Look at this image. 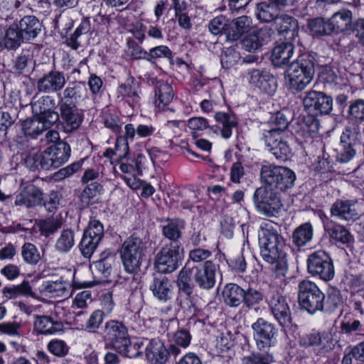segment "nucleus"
Wrapping results in <instances>:
<instances>
[{"label":"nucleus","instance_id":"obj_51","mask_svg":"<svg viewBox=\"0 0 364 364\" xmlns=\"http://www.w3.org/2000/svg\"><path fill=\"white\" fill-rule=\"evenodd\" d=\"M90 31L91 25L89 19L84 18L75 29V32L67 39V45L72 49L77 50L80 46V43L78 41L80 36Z\"/></svg>","mask_w":364,"mask_h":364},{"label":"nucleus","instance_id":"obj_27","mask_svg":"<svg viewBox=\"0 0 364 364\" xmlns=\"http://www.w3.org/2000/svg\"><path fill=\"white\" fill-rule=\"evenodd\" d=\"M149 289L153 295L161 301L170 300L173 294V285L166 276L155 277L150 284Z\"/></svg>","mask_w":364,"mask_h":364},{"label":"nucleus","instance_id":"obj_54","mask_svg":"<svg viewBox=\"0 0 364 364\" xmlns=\"http://www.w3.org/2000/svg\"><path fill=\"white\" fill-rule=\"evenodd\" d=\"M46 155L44 151L29 154L25 158V164L31 171L38 169L48 170L46 166Z\"/></svg>","mask_w":364,"mask_h":364},{"label":"nucleus","instance_id":"obj_64","mask_svg":"<svg viewBox=\"0 0 364 364\" xmlns=\"http://www.w3.org/2000/svg\"><path fill=\"white\" fill-rule=\"evenodd\" d=\"M22 325L17 321H8L0 323V333L11 337H20Z\"/></svg>","mask_w":364,"mask_h":364},{"label":"nucleus","instance_id":"obj_55","mask_svg":"<svg viewBox=\"0 0 364 364\" xmlns=\"http://www.w3.org/2000/svg\"><path fill=\"white\" fill-rule=\"evenodd\" d=\"M270 124L272 128L269 130H264V132H275L279 134H284L289 126V120L283 112H278L272 117Z\"/></svg>","mask_w":364,"mask_h":364},{"label":"nucleus","instance_id":"obj_10","mask_svg":"<svg viewBox=\"0 0 364 364\" xmlns=\"http://www.w3.org/2000/svg\"><path fill=\"white\" fill-rule=\"evenodd\" d=\"M270 311L280 326H290L292 318L287 298L279 292L276 288L270 287L265 296Z\"/></svg>","mask_w":364,"mask_h":364},{"label":"nucleus","instance_id":"obj_33","mask_svg":"<svg viewBox=\"0 0 364 364\" xmlns=\"http://www.w3.org/2000/svg\"><path fill=\"white\" fill-rule=\"evenodd\" d=\"M52 124H48L45 120H41L40 117L34 116L24 120L21 124V129L26 136L31 138H36L43 132L49 129Z\"/></svg>","mask_w":364,"mask_h":364},{"label":"nucleus","instance_id":"obj_36","mask_svg":"<svg viewBox=\"0 0 364 364\" xmlns=\"http://www.w3.org/2000/svg\"><path fill=\"white\" fill-rule=\"evenodd\" d=\"M277 30L279 33L285 34L287 40H294L299 32L298 22L294 17L284 15L276 19Z\"/></svg>","mask_w":364,"mask_h":364},{"label":"nucleus","instance_id":"obj_62","mask_svg":"<svg viewBox=\"0 0 364 364\" xmlns=\"http://www.w3.org/2000/svg\"><path fill=\"white\" fill-rule=\"evenodd\" d=\"M354 146H355L349 144H341V142H340V144L336 149L337 161L341 163H347L350 161L356 154Z\"/></svg>","mask_w":364,"mask_h":364},{"label":"nucleus","instance_id":"obj_50","mask_svg":"<svg viewBox=\"0 0 364 364\" xmlns=\"http://www.w3.org/2000/svg\"><path fill=\"white\" fill-rule=\"evenodd\" d=\"M124 136L117 139V150L122 151L123 154H119L121 158H125L129 153L128 140L133 141L136 134V128L132 124H127L124 127Z\"/></svg>","mask_w":364,"mask_h":364},{"label":"nucleus","instance_id":"obj_34","mask_svg":"<svg viewBox=\"0 0 364 364\" xmlns=\"http://www.w3.org/2000/svg\"><path fill=\"white\" fill-rule=\"evenodd\" d=\"M18 25L13 24L8 27L2 34L3 49L8 50H16L24 41Z\"/></svg>","mask_w":364,"mask_h":364},{"label":"nucleus","instance_id":"obj_45","mask_svg":"<svg viewBox=\"0 0 364 364\" xmlns=\"http://www.w3.org/2000/svg\"><path fill=\"white\" fill-rule=\"evenodd\" d=\"M252 26V18L247 16H240L232 21V31L228 37L232 41L238 40L244 33H247Z\"/></svg>","mask_w":364,"mask_h":364},{"label":"nucleus","instance_id":"obj_32","mask_svg":"<svg viewBox=\"0 0 364 364\" xmlns=\"http://www.w3.org/2000/svg\"><path fill=\"white\" fill-rule=\"evenodd\" d=\"M296 133L306 139L317 136L319 129L318 121L311 114L304 116L297 122Z\"/></svg>","mask_w":364,"mask_h":364},{"label":"nucleus","instance_id":"obj_31","mask_svg":"<svg viewBox=\"0 0 364 364\" xmlns=\"http://www.w3.org/2000/svg\"><path fill=\"white\" fill-rule=\"evenodd\" d=\"M44 291L53 297L68 298L71 295V284L70 282L60 278L55 281H46L42 284Z\"/></svg>","mask_w":364,"mask_h":364},{"label":"nucleus","instance_id":"obj_38","mask_svg":"<svg viewBox=\"0 0 364 364\" xmlns=\"http://www.w3.org/2000/svg\"><path fill=\"white\" fill-rule=\"evenodd\" d=\"M314 228L311 223H305L294 229L292 233V242L297 247H301L312 240Z\"/></svg>","mask_w":364,"mask_h":364},{"label":"nucleus","instance_id":"obj_23","mask_svg":"<svg viewBox=\"0 0 364 364\" xmlns=\"http://www.w3.org/2000/svg\"><path fill=\"white\" fill-rule=\"evenodd\" d=\"M86 96V87L85 84L81 82L69 85L62 93L58 94V106L65 105L76 106Z\"/></svg>","mask_w":364,"mask_h":364},{"label":"nucleus","instance_id":"obj_58","mask_svg":"<svg viewBox=\"0 0 364 364\" xmlns=\"http://www.w3.org/2000/svg\"><path fill=\"white\" fill-rule=\"evenodd\" d=\"M48 351L58 358H64L68 355L70 347L67 343L60 339H52L47 345Z\"/></svg>","mask_w":364,"mask_h":364},{"label":"nucleus","instance_id":"obj_60","mask_svg":"<svg viewBox=\"0 0 364 364\" xmlns=\"http://www.w3.org/2000/svg\"><path fill=\"white\" fill-rule=\"evenodd\" d=\"M265 298L262 292L252 287H248L244 289L243 302L247 307L258 304Z\"/></svg>","mask_w":364,"mask_h":364},{"label":"nucleus","instance_id":"obj_28","mask_svg":"<svg viewBox=\"0 0 364 364\" xmlns=\"http://www.w3.org/2000/svg\"><path fill=\"white\" fill-rule=\"evenodd\" d=\"M178 295L177 303L188 315L196 314V307L192 300L193 287L191 282H177Z\"/></svg>","mask_w":364,"mask_h":364},{"label":"nucleus","instance_id":"obj_44","mask_svg":"<svg viewBox=\"0 0 364 364\" xmlns=\"http://www.w3.org/2000/svg\"><path fill=\"white\" fill-rule=\"evenodd\" d=\"M156 103L159 108L168 105L173 98L172 87L164 81H157L154 88Z\"/></svg>","mask_w":364,"mask_h":364},{"label":"nucleus","instance_id":"obj_57","mask_svg":"<svg viewBox=\"0 0 364 364\" xmlns=\"http://www.w3.org/2000/svg\"><path fill=\"white\" fill-rule=\"evenodd\" d=\"M273 362V355L266 351L264 353L252 352L242 360V364H272Z\"/></svg>","mask_w":364,"mask_h":364},{"label":"nucleus","instance_id":"obj_47","mask_svg":"<svg viewBox=\"0 0 364 364\" xmlns=\"http://www.w3.org/2000/svg\"><path fill=\"white\" fill-rule=\"evenodd\" d=\"M44 250L41 253L36 246L31 242H25L21 250L23 261L30 265H37L43 259Z\"/></svg>","mask_w":364,"mask_h":364},{"label":"nucleus","instance_id":"obj_16","mask_svg":"<svg viewBox=\"0 0 364 364\" xmlns=\"http://www.w3.org/2000/svg\"><path fill=\"white\" fill-rule=\"evenodd\" d=\"M46 155V166L48 170L51 168H58L66 163L71 153V149L68 143L60 141L44 150Z\"/></svg>","mask_w":364,"mask_h":364},{"label":"nucleus","instance_id":"obj_35","mask_svg":"<svg viewBox=\"0 0 364 364\" xmlns=\"http://www.w3.org/2000/svg\"><path fill=\"white\" fill-rule=\"evenodd\" d=\"M114 259L112 256H106L91 264V269L95 277L97 278L101 282L108 281L112 271V265Z\"/></svg>","mask_w":364,"mask_h":364},{"label":"nucleus","instance_id":"obj_59","mask_svg":"<svg viewBox=\"0 0 364 364\" xmlns=\"http://www.w3.org/2000/svg\"><path fill=\"white\" fill-rule=\"evenodd\" d=\"M309 26L311 32L316 35H329L333 33L329 18H315L310 23Z\"/></svg>","mask_w":364,"mask_h":364},{"label":"nucleus","instance_id":"obj_20","mask_svg":"<svg viewBox=\"0 0 364 364\" xmlns=\"http://www.w3.org/2000/svg\"><path fill=\"white\" fill-rule=\"evenodd\" d=\"M274 33L272 28L268 26H264L247 35L242 40V46L247 51L255 52L263 44L269 42Z\"/></svg>","mask_w":364,"mask_h":364},{"label":"nucleus","instance_id":"obj_46","mask_svg":"<svg viewBox=\"0 0 364 364\" xmlns=\"http://www.w3.org/2000/svg\"><path fill=\"white\" fill-rule=\"evenodd\" d=\"M184 228V221L179 219L168 220L166 224L162 226L163 235L171 240L172 243H177L176 241L181 237V231Z\"/></svg>","mask_w":364,"mask_h":364},{"label":"nucleus","instance_id":"obj_21","mask_svg":"<svg viewBox=\"0 0 364 364\" xmlns=\"http://www.w3.org/2000/svg\"><path fill=\"white\" fill-rule=\"evenodd\" d=\"M59 107L63 131L65 133H71L77 130L83 121L84 115L82 110L73 105Z\"/></svg>","mask_w":364,"mask_h":364},{"label":"nucleus","instance_id":"obj_6","mask_svg":"<svg viewBox=\"0 0 364 364\" xmlns=\"http://www.w3.org/2000/svg\"><path fill=\"white\" fill-rule=\"evenodd\" d=\"M298 288L299 302L302 309L310 314L323 310L325 295L314 282L304 279L299 283Z\"/></svg>","mask_w":364,"mask_h":364},{"label":"nucleus","instance_id":"obj_52","mask_svg":"<svg viewBox=\"0 0 364 364\" xmlns=\"http://www.w3.org/2000/svg\"><path fill=\"white\" fill-rule=\"evenodd\" d=\"M348 118L355 122H364V100L357 99L349 102Z\"/></svg>","mask_w":364,"mask_h":364},{"label":"nucleus","instance_id":"obj_15","mask_svg":"<svg viewBox=\"0 0 364 364\" xmlns=\"http://www.w3.org/2000/svg\"><path fill=\"white\" fill-rule=\"evenodd\" d=\"M55 106V99L51 96L46 95L32 104V112L34 116L45 120L48 124L53 125L59 119V114L54 110Z\"/></svg>","mask_w":364,"mask_h":364},{"label":"nucleus","instance_id":"obj_25","mask_svg":"<svg viewBox=\"0 0 364 364\" xmlns=\"http://www.w3.org/2000/svg\"><path fill=\"white\" fill-rule=\"evenodd\" d=\"M331 215L347 221H354L359 217L356 203L353 200H336L331 208Z\"/></svg>","mask_w":364,"mask_h":364},{"label":"nucleus","instance_id":"obj_26","mask_svg":"<svg viewBox=\"0 0 364 364\" xmlns=\"http://www.w3.org/2000/svg\"><path fill=\"white\" fill-rule=\"evenodd\" d=\"M329 21L333 33L349 32L354 22L353 21V13L346 9H341L329 18Z\"/></svg>","mask_w":364,"mask_h":364},{"label":"nucleus","instance_id":"obj_30","mask_svg":"<svg viewBox=\"0 0 364 364\" xmlns=\"http://www.w3.org/2000/svg\"><path fill=\"white\" fill-rule=\"evenodd\" d=\"M18 25L25 41H31L37 37L41 33L42 24L34 16H26L22 18Z\"/></svg>","mask_w":364,"mask_h":364},{"label":"nucleus","instance_id":"obj_29","mask_svg":"<svg viewBox=\"0 0 364 364\" xmlns=\"http://www.w3.org/2000/svg\"><path fill=\"white\" fill-rule=\"evenodd\" d=\"M146 357L152 364H164L168 360V353L160 339L154 338L146 347Z\"/></svg>","mask_w":364,"mask_h":364},{"label":"nucleus","instance_id":"obj_2","mask_svg":"<svg viewBox=\"0 0 364 364\" xmlns=\"http://www.w3.org/2000/svg\"><path fill=\"white\" fill-rule=\"evenodd\" d=\"M260 255L267 262H274L286 256L285 242L283 237L270 223H264L259 231Z\"/></svg>","mask_w":364,"mask_h":364},{"label":"nucleus","instance_id":"obj_7","mask_svg":"<svg viewBox=\"0 0 364 364\" xmlns=\"http://www.w3.org/2000/svg\"><path fill=\"white\" fill-rule=\"evenodd\" d=\"M183 258V248L179 244H167L156 255L154 268L161 274L171 273L178 268Z\"/></svg>","mask_w":364,"mask_h":364},{"label":"nucleus","instance_id":"obj_17","mask_svg":"<svg viewBox=\"0 0 364 364\" xmlns=\"http://www.w3.org/2000/svg\"><path fill=\"white\" fill-rule=\"evenodd\" d=\"M43 203V191L33 184L21 186L16 196L14 201L16 206H23L26 208L41 205Z\"/></svg>","mask_w":364,"mask_h":364},{"label":"nucleus","instance_id":"obj_37","mask_svg":"<svg viewBox=\"0 0 364 364\" xmlns=\"http://www.w3.org/2000/svg\"><path fill=\"white\" fill-rule=\"evenodd\" d=\"M294 48L291 43H282L277 45L272 52V61L275 66H282L289 63L294 53Z\"/></svg>","mask_w":364,"mask_h":364},{"label":"nucleus","instance_id":"obj_19","mask_svg":"<svg viewBox=\"0 0 364 364\" xmlns=\"http://www.w3.org/2000/svg\"><path fill=\"white\" fill-rule=\"evenodd\" d=\"M66 83L65 75L58 70L44 74L37 81V90L40 92L54 93L60 91Z\"/></svg>","mask_w":364,"mask_h":364},{"label":"nucleus","instance_id":"obj_5","mask_svg":"<svg viewBox=\"0 0 364 364\" xmlns=\"http://www.w3.org/2000/svg\"><path fill=\"white\" fill-rule=\"evenodd\" d=\"M146 244L139 237L134 235L123 242L120 255L125 270L129 273L138 271L145 255Z\"/></svg>","mask_w":364,"mask_h":364},{"label":"nucleus","instance_id":"obj_39","mask_svg":"<svg viewBox=\"0 0 364 364\" xmlns=\"http://www.w3.org/2000/svg\"><path fill=\"white\" fill-rule=\"evenodd\" d=\"M244 289L236 284H227L223 291L224 302L231 307L238 306L243 301Z\"/></svg>","mask_w":364,"mask_h":364},{"label":"nucleus","instance_id":"obj_4","mask_svg":"<svg viewBox=\"0 0 364 364\" xmlns=\"http://www.w3.org/2000/svg\"><path fill=\"white\" fill-rule=\"evenodd\" d=\"M286 73L289 89L301 91L314 77V64L309 56L303 55L289 65Z\"/></svg>","mask_w":364,"mask_h":364},{"label":"nucleus","instance_id":"obj_63","mask_svg":"<svg viewBox=\"0 0 364 364\" xmlns=\"http://www.w3.org/2000/svg\"><path fill=\"white\" fill-rule=\"evenodd\" d=\"M162 58L169 60L173 58L172 51L168 46H158L149 50L148 61L153 63L156 59Z\"/></svg>","mask_w":364,"mask_h":364},{"label":"nucleus","instance_id":"obj_14","mask_svg":"<svg viewBox=\"0 0 364 364\" xmlns=\"http://www.w3.org/2000/svg\"><path fill=\"white\" fill-rule=\"evenodd\" d=\"M263 139L269 151L277 159L286 161L291 156V149L284 134L275 132H263Z\"/></svg>","mask_w":364,"mask_h":364},{"label":"nucleus","instance_id":"obj_22","mask_svg":"<svg viewBox=\"0 0 364 364\" xmlns=\"http://www.w3.org/2000/svg\"><path fill=\"white\" fill-rule=\"evenodd\" d=\"M249 82L263 92L272 95L276 90V80L268 71L253 69L248 72Z\"/></svg>","mask_w":364,"mask_h":364},{"label":"nucleus","instance_id":"obj_41","mask_svg":"<svg viewBox=\"0 0 364 364\" xmlns=\"http://www.w3.org/2000/svg\"><path fill=\"white\" fill-rule=\"evenodd\" d=\"M118 94L123 98H127L132 107L139 104L140 90L133 79L120 85L117 90Z\"/></svg>","mask_w":364,"mask_h":364},{"label":"nucleus","instance_id":"obj_56","mask_svg":"<svg viewBox=\"0 0 364 364\" xmlns=\"http://www.w3.org/2000/svg\"><path fill=\"white\" fill-rule=\"evenodd\" d=\"M343 304L341 291L337 289L328 291L326 299L324 300V306L322 311L332 312L337 309Z\"/></svg>","mask_w":364,"mask_h":364},{"label":"nucleus","instance_id":"obj_24","mask_svg":"<svg viewBox=\"0 0 364 364\" xmlns=\"http://www.w3.org/2000/svg\"><path fill=\"white\" fill-rule=\"evenodd\" d=\"M218 269L216 265L211 260H206L202 269H196L194 279L196 283L205 289L213 288L215 284V274Z\"/></svg>","mask_w":364,"mask_h":364},{"label":"nucleus","instance_id":"obj_1","mask_svg":"<svg viewBox=\"0 0 364 364\" xmlns=\"http://www.w3.org/2000/svg\"><path fill=\"white\" fill-rule=\"evenodd\" d=\"M103 333L106 348L109 347L114 348L119 354L129 358H137L141 355L139 351V345L132 344L128 329L123 322L118 320L107 321Z\"/></svg>","mask_w":364,"mask_h":364},{"label":"nucleus","instance_id":"obj_43","mask_svg":"<svg viewBox=\"0 0 364 364\" xmlns=\"http://www.w3.org/2000/svg\"><path fill=\"white\" fill-rule=\"evenodd\" d=\"M328 341V335L325 332L312 331L304 334L299 338V345L304 348L326 347V343Z\"/></svg>","mask_w":364,"mask_h":364},{"label":"nucleus","instance_id":"obj_48","mask_svg":"<svg viewBox=\"0 0 364 364\" xmlns=\"http://www.w3.org/2000/svg\"><path fill=\"white\" fill-rule=\"evenodd\" d=\"M75 232L71 229L61 231L55 244V250L61 253L68 252L75 245Z\"/></svg>","mask_w":364,"mask_h":364},{"label":"nucleus","instance_id":"obj_42","mask_svg":"<svg viewBox=\"0 0 364 364\" xmlns=\"http://www.w3.org/2000/svg\"><path fill=\"white\" fill-rule=\"evenodd\" d=\"M34 318L33 328L41 334H53L57 332L61 326L60 323L54 322L48 316L36 315Z\"/></svg>","mask_w":364,"mask_h":364},{"label":"nucleus","instance_id":"obj_12","mask_svg":"<svg viewBox=\"0 0 364 364\" xmlns=\"http://www.w3.org/2000/svg\"><path fill=\"white\" fill-rule=\"evenodd\" d=\"M252 328L257 348L260 351H265L274 346L277 331L273 323L259 318L252 325Z\"/></svg>","mask_w":364,"mask_h":364},{"label":"nucleus","instance_id":"obj_13","mask_svg":"<svg viewBox=\"0 0 364 364\" xmlns=\"http://www.w3.org/2000/svg\"><path fill=\"white\" fill-rule=\"evenodd\" d=\"M306 110L318 115L328 114L333 109V99L323 92L311 90L303 100Z\"/></svg>","mask_w":364,"mask_h":364},{"label":"nucleus","instance_id":"obj_40","mask_svg":"<svg viewBox=\"0 0 364 364\" xmlns=\"http://www.w3.org/2000/svg\"><path fill=\"white\" fill-rule=\"evenodd\" d=\"M324 230L329 237L341 243L346 244L352 240V235L343 225L331 220L325 223Z\"/></svg>","mask_w":364,"mask_h":364},{"label":"nucleus","instance_id":"obj_11","mask_svg":"<svg viewBox=\"0 0 364 364\" xmlns=\"http://www.w3.org/2000/svg\"><path fill=\"white\" fill-rule=\"evenodd\" d=\"M104 236L103 225L97 220H92L85 230L79 245L84 257L90 258L95 252Z\"/></svg>","mask_w":364,"mask_h":364},{"label":"nucleus","instance_id":"obj_53","mask_svg":"<svg viewBox=\"0 0 364 364\" xmlns=\"http://www.w3.org/2000/svg\"><path fill=\"white\" fill-rule=\"evenodd\" d=\"M360 136V129L358 124L353 123L347 125L343 131L340 142L355 146Z\"/></svg>","mask_w":364,"mask_h":364},{"label":"nucleus","instance_id":"obj_61","mask_svg":"<svg viewBox=\"0 0 364 364\" xmlns=\"http://www.w3.org/2000/svg\"><path fill=\"white\" fill-rule=\"evenodd\" d=\"M38 226L41 234L48 237L60 228L61 223L57 219L49 218L39 221Z\"/></svg>","mask_w":364,"mask_h":364},{"label":"nucleus","instance_id":"obj_3","mask_svg":"<svg viewBox=\"0 0 364 364\" xmlns=\"http://www.w3.org/2000/svg\"><path fill=\"white\" fill-rule=\"evenodd\" d=\"M260 176L266 187L279 194L291 188L296 180L294 172L282 166L263 165Z\"/></svg>","mask_w":364,"mask_h":364},{"label":"nucleus","instance_id":"obj_9","mask_svg":"<svg viewBox=\"0 0 364 364\" xmlns=\"http://www.w3.org/2000/svg\"><path fill=\"white\" fill-rule=\"evenodd\" d=\"M307 271L313 277L328 282L334 277L335 270L330 255L323 250H318L308 256Z\"/></svg>","mask_w":364,"mask_h":364},{"label":"nucleus","instance_id":"obj_49","mask_svg":"<svg viewBox=\"0 0 364 364\" xmlns=\"http://www.w3.org/2000/svg\"><path fill=\"white\" fill-rule=\"evenodd\" d=\"M215 120L223 125L221 134L223 138L228 139L232 135V129L237 124L234 115L224 112H218L215 115Z\"/></svg>","mask_w":364,"mask_h":364},{"label":"nucleus","instance_id":"obj_18","mask_svg":"<svg viewBox=\"0 0 364 364\" xmlns=\"http://www.w3.org/2000/svg\"><path fill=\"white\" fill-rule=\"evenodd\" d=\"M287 5V0H262L257 4V17L261 21L271 22L279 17V12Z\"/></svg>","mask_w":364,"mask_h":364},{"label":"nucleus","instance_id":"obj_8","mask_svg":"<svg viewBox=\"0 0 364 364\" xmlns=\"http://www.w3.org/2000/svg\"><path fill=\"white\" fill-rule=\"evenodd\" d=\"M280 195L265 186L257 188L253 196L257 210L267 217L276 216L283 206Z\"/></svg>","mask_w":364,"mask_h":364}]
</instances>
